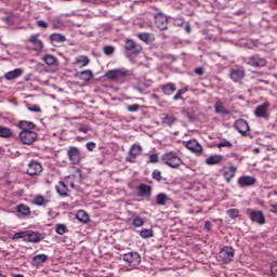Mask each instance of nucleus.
I'll use <instances>...</instances> for the list:
<instances>
[{"instance_id": "1", "label": "nucleus", "mask_w": 277, "mask_h": 277, "mask_svg": "<svg viewBox=\"0 0 277 277\" xmlns=\"http://www.w3.org/2000/svg\"><path fill=\"white\" fill-rule=\"evenodd\" d=\"M161 161L166 163L169 168L173 170H179L183 166V159L179 156L177 153L169 151L161 156Z\"/></svg>"}, {"instance_id": "2", "label": "nucleus", "mask_w": 277, "mask_h": 277, "mask_svg": "<svg viewBox=\"0 0 277 277\" xmlns=\"http://www.w3.org/2000/svg\"><path fill=\"white\" fill-rule=\"evenodd\" d=\"M129 75V70L126 69H113L106 74V77L110 79V81H116L117 83H122L127 76Z\"/></svg>"}, {"instance_id": "3", "label": "nucleus", "mask_w": 277, "mask_h": 277, "mask_svg": "<svg viewBox=\"0 0 277 277\" xmlns=\"http://www.w3.org/2000/svg\"><path fill=\"white\" fill-rule=\"evenodd\" d=\"M67 157L74 166H77L83 159V154L79 147L70 146L67 150Z\"/></svg>"}, {"instance_id": "4", "label": "nucleus", "mask_w": 277, "mask_h": 277, "mask_svg": "<svg viewBox=\"0 0 277 277\" xmlns=\"http://www.w3.org/2000/svg\"><path fill=\"white\" fill-rule=\"evenodd\" d=\"M247 215L249 216L251 222H255V224H259L260 226H263V224H265V214H263V211L247 209Z\"/></svg>"}, {"instance_id": "5", "label": "nucleus", "mask_w": 277, "mask_h": 277, "mask_svg": "<svg viewBox=\"0 0 277 277\" xmlns=\"http://www.w3.org/2000/svg\"><path fill=\"white\" fill-rule=\"evenodd\" d=\"M123 261L130 265V267H137L142 263V258L137 252H129L123 255Z\"/></svg>"}, {"instance_id": "6", "label": "nucleus", "mask_w": 277, "mask_h": 277, "mask_svg": "<svg viewBox=\"0 0 277 277\" xmlns=\"http://www.w3.org/2000/svg\"><path fill=\"white\" fill-rule=\"evenodd\" d=\"M19 140L22 144H26V145L34 144V142L38 140V133H36L35 131H21Z\"/></svg>"}, {"instance_id": "7", "label": "nucleus", "mask_w": 277, "mask_h": 277, "mask_svg": "<svg viewBox=\"0 0 277 277\" xmlns=\"http://www.w3.org/2000/svg\"><path fill=\"white\" fill-rule=\"evenodd\" d=\"M142 155V145L140 144H133L128 153V156L126 157V161L129 163H135V159Z\"/></svg>"}, {"instance_id": "8", "label": "nucleus", "mask_w": 277, "mask_h": 277, "mask_svg": "<svg viewBox=\"0 0 277 277\" xmlns=\"http://www.w3.org/2000/svg\"><path fill=\"white\" fill-rule=\"evenodd\" d=\"M235 129L242 135L243 137L248 136V133H250V124H248V121L243 119H238L235 122Z\"/></svg>"}, {"instance_id": "9", "label": "nucleus", "mask_w": 277, "mask_h": 277, "mask_svg": "<svg viewBox=\"0 0 277 277\" xmlns=\"http://www.w3.org/2000/svg\"><path fill=\"white\" fill-rule=\"evenodd\" d=\"M26 172L29 176H38L39 174H42V164L36 160H32L28 163V169Z\"/></svg>"}, {"instance_id": "10", "label": "nucleus", "mask_w": 277, "mask_h": 277, "mask_svg": "<svg viewBox=\"0 0 277 277\" xmlns=\"http://www.w3.org/2000/svg\"><path fill=\"white\" fill-rule=\"evenodd\" d=\"M219 256L224 261V263H230L235 256V250L230 247H226L220 251Z\"/></svg>"}, {"instance_id": "11", "label": "nucleus", "mask_w": 277, "mask_h": 277, "mask_svg": "<svg viewBox=\"0 0 277 277\" xmlns=\"http://www.w3.org/2000/svg\"><path fill=\"white\" fill-rule=\"evenodd\" d=\"M44 239V236L40 232L26 230V241L29 243H40Z\"/></svg>"}, {"instance_id": "12", "label": "nucleus", "mask_w": 277, "mask_h": 277, "mask_svg": "<svg viewBox=\"0 0 277 277\" xmlns=\"http://www.w3.org/2000/svg\"><path fill=\"white\" fill-rule=\"evenodd\" d=\"M247 64L249 66H253L254 68H263L267 62L265 58H261L259 56H251L250 58L247 60Z\"/></svg>"}, {"instance_id": "13", "label": "nucleus", "mask_w": 277, "mask_h": 277, "mask_svg": "<svg viewBox=\"0 0 277 277\" xmlns=\"http://www.w3.org/2000/svg\"><path fill=\"white\" fill-rule=\"evenodd\" d=\"M186 148L192 150V153H196V155H202V145L196 140L188 141L186 143Z\"/></svg>"}, {"instance_id": "14", "label": "nucleus", "mask_w": 277, "mask_h": 277, "mask_svg": "<svg viewBox=\"0 0 277 277\" xmlns=\"http://www.w3.org/2000/svg\"><path fill=\"white\" fill-rule=\"evenodd\" d=\"M156 25L160 31L168 29V17L161 13L156 15Z\"/></svg>"}, {"instance_id": "15", "label": "nucleus", "mask_w": 277, "mask_h": 277, "mask_svg": "<svg viewBox=\"0 0 277 277\" xmlns=\"http://www.w3.org/2000/svg\"><path fill=\"white\" fill-rule=\"evenodd\" d=\"M124 48L127 51H131V53H134V54L142 53V45L135 43V41L131 39L126 40Z\"/></svg>"}, {"instance_id": "16", "label": "nucleus", "mask_w": 277, "mask_h": 277, "mask_svg": "<svg viewBox=\"0 0 277 277\" xmlns=\"http://www.w3.org/2000/svg\"><path fill=\"white\" fill-rule=\"evenodd\" d=\"M88 64H90V58H88V56L80 55L75 58L72 66L76 68H85Z\"/></svg>"}, {"instance_id": "17", "label": "nucleus", "mask_w": 277, "mask_h": 277, "mask_svg": "<svg viewBox=\"0 0 277 277\" xmlns=\"http://www.w3.org/2000/svg\"><path fill=\"white\" fill-rule=\"evenodd\" d=\"M29 42L35 47V51H42V49H44V43L40 40L39 35L30 36Z\"/></svg>"}, {"instance_id": "18", "label": "nucleus", "mask_w": 277, "mask_h": 277, "mask_svg": "<svg viewBox=\"0 0 277 277\" xmlns=\"http://www.w3.org/2000/svg\"><path fill=\"white\" fill-rule=\"evenodd\" d=\"M23 75V68H16L14 70L8 71L4 74V79L6 81H14V79H18Z\"/></svg>"}, {"instance_id": "19", "label": "nucleus", "mask_w": 277, "mask_h": 277, "mask_svg": "<svg viewBox=\"0 0 277 277\" xmlns=\"http://www.w3.org/2000/svg\"><path fill=\"white\" fill-rule=\"evenodd\" d=\"M267 107H269L268 103L258 106L254 110L256 118H267Z\"/></svg>"}, {"instance_id": "20", "label": "nucleus", "mask_w": 277, "mask_h": 277, "mask_svg": "<svg viewBox=\"0 0 277 277\" xmlns=\"http://www.w3.org/2000/svg\"><path fill=\"white\" fill-rule=\"evenodd\" d=\"M224 161V156L222 155H212L206 159L207 166H220Z\"/></svg>"}, {"instance_id": "21", "label": "nucleus", "mask_w": 277, "mask_h": 277, "mask_svg": "<svg viewBox=\"0 0 277 277\" xmlns=\"http://www.w3.org/2000/svg\"><path fill=\"white\" fill-rule=\"evenodd\" d=\"M256 180L253 176H241L238 180V184L240 187H250V185H254Z\"/></svg>"}, {"instance_id": "22", "label": "nucleus", "mask_w": 277, "mask_h": 277, "mask_svg": "<svg viewBox=\"0 0 277 277\" xmlns=\"http://www.w3.org/2000/svg\"><path fill=\"white\" fill-rule=\"evenodd\" d=\"M49 259V255L41 253V254H37L32 258V265L35 267H38V265H42V263H47Z\"/></svg>"}, {"instance_id": "23", "label": "nucleus", "mask_w": 277, "mask_h": 277, "mask_svg": "<svg viewBox=\"0 0 277 277\" xmlns=\"http://www.w3.org/2000/svg\"><path fill=\"white\" fill-rule=\"evenodd\" d=\"M214 109H215V114H224L225 116H228V114H230V110L224 107V104L222 103V101L215 102Z\"/></svg>"}, {"instance_id": "24", "label": "nucleus", "mask_w": 277, "mask_h": 277, "mask_svg": "<svg viewBox=\"0 0 277 277\" xmlns=\"http://www.w3.org/2000/svg\"><path fill=\"white\" fill-rule=\"evenodd\" d=\"M67 182L69 183L70 187L75 188L77 183H81V172L78 171L77 175H75V174L69 175L67 177Z\"/></svg>"}, {"instance_id": "25", "label": "nucleus", "mask_w": 277, "mask_h": 277, "mask_svg": "<svg viewBox=\"0 0 277 277\" xmlns=\"http://www.w3.org/2000/svg\"><path fill=\"white\" fill-rule=\"evenodd\" d=\"M162 91L163 94H166L167 96H171L173 92H176V84L168 82L164 85H162Z\"/></svg>"}, {"instance_id": "26", "label": "nucleus", "mask_w": 277, "mask_h": 277, "mask_svg": "<svg viewBox=\"0 0 277 277\" xmlns=\"http://www.w3.org/2000/svg\"><path fill=\"white\" fill-rule=\"evenodd\" d=\"M50 40L52 44H62V42H66V37L62 34H52Z\"/></svg>"}, {"instance_id": "27", "label": "nucleus", "mask_w": 277, "mask_h": 277, "mask_svg": "<svg viewBox=\"0 0 277 277\" xmlns=\"http://www.w3.org/2000/svg\"><path fill=\"white\" fill-rule=\"evenodd\" d=\"M34 205L37 207H47V205H49V199L44 198L42 195H37L34 197Z\"/></svg>"}, {"instance_id": "28", "label": "nucleus", "mask_w": 277, "mask_h": 277, "mask_svg": "<svg viewBox=\"0 0 277 277\" xmlns=\"http://www.w3.org/2000/svg\"><path fill=\"white\" fill-rule=\"evenodd\" d=\"M76 217L79 222H82V224H88V222H90V215H88L85 210H79L76 214Z\"/></svg>"}, {"instance_id": "29", "label": "nucleus", "mask_w": 277, "mask_h": 277, "mask_svg": "<svg viewBox=\"0 0 277 277\" xmlns=\"http://www.w3.org/2000/svg\"><path fill=\"white\" fill-rule=\"evenodd\" d=\"M245 72L241 69H232L230 70V79H233V81H241V78L245 77Z\"/></svg>"}, {"instance_id": "30", "label": "nucleus", "mask_w": 277, "mask_h": 277, "mask_svg": "<svg viewBox=\"0 0 277 277\" xmlns=\"http://www.w3.org/2000/svg\"><path fill=\"white\" fill-rule=\"evenodd\" d=\"M236 172L237 168L234 166L228 167V169L224 172V179L227 181V183H230V180L235 177Z\"/></svg>"}, {"instance_id": "31", "label": "nucleus", "mask_w": 277, "mask_h": 277, "mask_svg": "<svg viewBox=\"0 0 277 277\" xmlns=\"http://www.w3.org/2000/svg\"><path fill=\"white\" fill-rule=\"evenodd\" d=\"M18 127L22 131H34L36 129V124L31 121H21Z\"/></svg>"}, {"instance_id": "32", "label": "nucleus", "mask_w": 277, "mask_h": 277, "mask_svg": "<svg viewBox=\"0 0 277 277\" xmlns=\"http://www.w3.org/2000/svg\"><path fill=\"white\" fill-rule=\"evenodd\" d=\"M80 79L82 81H92V79H94V72L90 69L80 71Z\"/></svg>"}, {"instance_id": "33", "label": "nucleus", "mask_w": 277, "mask_h": 277, "mask_svg": "<svg viewBox=\"0 0 277 277\" xmlns=\"http://www.w3.org/2000/svg\"><path fill=\"white\" fill-rule=\"evenodd\" d=\"M174 122H176V117H174L173 115H164V117L161 120V123L166 127H172Z\"/></svg>"}, {"instance_id": "34", "label": "nucleus", "mask_w": 277, "mask_h": 277, "mask_svg": "<svg viewBox=\"0 0 277 277\" xmlns=\"http://www.w3.org/2000/svg\"><path fill=\"white\" fill-rule=\"evenodd\" d=\"M56 192L60 196H68V186H66L64 182H60L58 185H56Z\"/></svg>"}, {"instance_id": "35", "label": "nucleus", "mask_w": 277, "mask_h": 277, "mask_svg": "<svg viewBox=\"0 0 277 277\" xmlns=\"http://www.w3.org/2000/svg\"><path fill=\"white\" fill-rule=\"evenodd\" d=\"M16 211H17V213H19L21 215H30V213H31V209H29L28 206L23 205V203H21V205L17 206Z\"/></svg>"}, {"instance_id": "36", "label": "nucleus", "mask_w": 277, "mask_h": 277, "mask_svg": "<svg viewBox=\"0 0 277 277\" xmlns=\"http://www.w3.org/2000/svg\"><path fill=\"white\" fill-rule=\"evenodd\" d=\"M43 62L47 64V66H55V64H57V58L51 54H45L43 56Z\"/></svg>"}, {"instance_id": "37", "label": "nucleus", "mask_w": 277, "mask_h": 277, "mask_svg": "<svg viewBox=\"0 0 277 277\" xmlns=\"http://www.w3.org/2000/svg\"><path fill=\"white\" fill-rule=\"evenodd\" d=\"M156 202L160 207H163L166 205V202H168V195H166L163 193L158 194L156 197Z\"/></svg>"}, {"instance_id": "38", "label": "nucleus", "mask_w": 277, "mask_h": 277, "mask_svg": "<svg viewBox=\"0 0 277 277\" xmlns=\"http://www.w3.org/2000/svg\"><path fill=\"white\" fill-rule=\"evenodd\" d=\"M138 192L142 196H150V186L146 184H141L138 186Z\"/></svg>"}, {"instance_id": "39", "label": "nucleus", "mask_w": 277, "mask_h": 277, "mask_svg": "<svg viewBox=\"0 0 277 277\" xmlns=\"http://www.w3.org/2000/svg\"><path fill=\"white\" fill-rule=\"evenodd\" d=\"M0 137H12V130L10 128L0 127Z\"/></svg>"}, {"instance_id": "40", "label": "nucleus", "mask_w": 277, "mask_h": 277, "mask_svg": "<svg viewBox=\"0 0 277 277\" xmlns=\"http://www.w3.org/2000/svg\"><path fill=\"white\" fill-rule=\"evenodd\" d=\"M132 224L135 226V228H142V226H144V219L140 215H136L133 217Z\"/></svg>"}, {"instance_id": "41", "label": "nucleus", "mask_w": 277, "mask_h": 277, "mask_svg": "<svg viewBox=\"0 0 277 277\" xmlns=\"http://www.w3.org/2000/svg\"><path fill=\"white\" fill-rule=\"evenodd\" d=\"M12 239L13 241H16L18 239H24V241H27V230L26 232H18V233H15L13 236H12Z\"/></svg>"}, {"instance_id": "42", "label": "nucleus", "mask_w": 277, "mask_h": 277, "mask_svg": "<svg viewBox=\"0 0 277 277\" xmlns=\"http://www.w3.org/2000/svg\"><path fill=\"white\" fill-rule=\"evenodd\" d=\"M138 38H140V40H142L143 42H146V44H148V42H150V40H153V35H150L148 32H142V34H138Z\"/></svg>"}, {"instance_id": "43", "label": "nucleus", "mask_w": 277, "mask_h": 277, "mask_svg": "<svg viewBox=\"0 0 277 277\" xmlns=\"http://www.w3.org/2000/svg\"><path fill=\"white\" fill-rule=\"evenodd\" d=\"M56 233L57 235H65V233H68V227H66V224H57Z\"/></svg>"}, {"instance_id": "44", "label": "nucleus", "mask_w": 277, "mask_h": 277, "mask_svg": "<svg viewBox=\"0 0 277 277\" xmlns=\"http://www.w3.org/2000/svg\"><path fill=\"white\" fill-rule=\"evenodd\" d=\"M228 217L235 220V217H239V211L237 209H229L226 211Z\"/></svg>"}, {"instance_id": "45", "label": "nucleus", "mask_w": 277, "mask_h": 277, "mask_svg": "<svg viewBox=\"0 0 277 277\" xmlns=\"http://www.w3.org/2000/svg\"><path fill=\"white\" fill-rule=\"evenodd\" d=\"M185 92H187V88L180 89L173 96V101H180L181 98H183V94H185Z\"/></svg>"}, {"instance_id": "46", "label": "nucleus", "mask_w": 277, "mask_h": 277, "mask_svg": "<svg viewBox=\"0 0 277 277\" xmlns=\"http://www.w3.org/2000/svg\"><path fill=\"white\" fill-rule=\"evenodd\" d=\"M141 237L143 239H148V238L153 237V229H143V230H141Z\"/></svg>"}, {"instance_id": "47", "label": "nucleus", "mask_w": 277, "mask_h": 277, "mask_svg": "<svg viewBox=\"0 0 277 277\" xmlns=\"http://www.w3.org/2000/svg\"><path fill=\"white\" fill-rule=\"evenodd\" d=\"M105 55H114V52L116 51V48L114 45H106L103 49Z\"/></svg>"}, {"instance_id": "48", "label": "nucleus", "mask_w": 277, "mask_h": 277, "mask_svg": "<svg viewBox=\"0 0 277 277\" xmlns=\"http://www.w3.org/2000/svg\"><path fill=\"white\" fill-rule=\"evenodd\" d=\"M158 161H159V155L157 154L148 155L147 163H157Z\"/></svg>"}, {"instance_id": "49", "label": "nucleus", "mask_w": 277, "mask_h": 277, "mask_svg": "<svg viewBox=\"0 0 277 277\" xmlns=\"http://www.w3.org/2000/svg\"><path fill=\"white\" fill-rule=\"evenodd\" d=\"M230 146H233V143L226 140L217 144V148H230Z\"/></svg>"}, {"instance_id": "50", "label": "nucleus", "mask_w": 277, "mask_h": 277, "mask_svg": "<svg viewBox=\"0 0 277 277\" xmlns=\"http://www.w3.org/2000/svg\"><path fill=\"white\" fill-rule=\"evenodd\" d=\"M28 111H32L35 114H40V111H42V109H40V106L34 105V106L28 107Z\"/></svg>"}, {"instance_id": "51", "label": "nucleus", "mask_w": 277, "mask_h": 277, "mask_svg": "<svg viewBox=\"0 0 277 277\" xmlns=\"http://www.w3.org/2000/svg\"><path fill=\"white\" fill-rule=\"evenodd\" d=\"M153 179H155L156 181H161V171H159V170H154V172H153Z\"/></svg>"}, {"instance_id": "52", "label": "nucleus", "mask_w": 277, "mask_h": 277, "mask_svg": "<svg viewBox=\"0 0 277 277\" xmlns=\"http://www.w3.org/2000/svg\"><path fill=\"white\" fill-rule=\"evenodd\" d=\"M174 25H175V27H183V25H185V19H183V18H175L174 19Z\"/></svg>"}, {"instance_id": "53", "label": "nucleus", "mask_w": 277, "mask_h": 277, "mask_svg": "<svg viewBox=\"0 0 277 277\" xmlns=\"http://www.w3.org/2000/svg\"><path fill=\"white\" fill-rule=\"evenodd\" d=\"M128 111H137L140 106L137 104H132L127 107Z\"/></svg>"}, {"instance_id": "54", "label": "nucleus", "mask_w": 277, "mask_h": 277, "mask_svg": "<svg viewBox=\"0 0 277 277\" xmlns=\"http://www.w3.org/2000/svg\"><path fill=\"white\" fill-rule=\"evenodd\" d=\"M87 148L90 150V151H92V150H94V148H96V143H94V142H89V143H87Z\"/></svg>"}, {"instance_id": "55", "label": "nucleus", "mask_w": 277, "mask_h": 277, "mask_svg": "<svg viewBox=\"0 0 277 277\" xmlns=\"http://www.w3.org/2000/svg\"><path fill=\"white\" fill-rule=\"evenodd\" d=\"M37 25L39 26V27H41V29H47V27H49V25L47 24V22H44V21H38L37 22Z\"/></svg>"}, {"instance_id": "56", "label": "nucleus", "mask_w": 277, "mask_h": 277, "mask_svg": "<svg viewBox=\"0 0 277 277\" xmlns=\"http://www.w3.org/2000/svg\"><path fill=\"white\" fill-rule=\"evenodd\" d=\"M195 74L196 75H205V69H202V67H198L195 69Z\"/></svg>"}, {"instance_id": "57", "label": "nucleus", "mask_w": 277, "mask_h": 277, "mask_svg": "<svg viewBox=\"0 0 277 277\" xmlns=\"http://www.w3.org/2000/svg\"><path fill=\"white\" fill-rule=\"evenodd\" d=\"M78 131H80V133H88L89 129L88 127H80L78 128Z\"/></svg>"}, {"instance_id": "58", "label": "nucleus", "mask_w": 277, "mask_h": 277, "mask_svg": "<svg viewBox=\"0 0 277 277\" xmlns=\"http://www.w3.org/2000/svg\"><path fill=\"white\" fill-rule=\"evenodd\" d=\"M205 228H206V230H211V222L206 221L205 222Z\"/></svg>"}, {"instance_id": "59", "label": "nucleus", "mask_w": 277, "mask_h": 277, "mask_svg": "<svg viewBox=\"0 0 277 277\" xmlns=\"http://www.w3.org/2000/svg\"><path fill=\"white\" fill-rule=\"evenodd\" d=\"M185 31L186 34H192V26L189 25V23L186 24Z\"/></svg>"}, {"instance_id": "60", "label": "nucleus", "mask_w": 277, "mask_h": 277, "mask_svg": "<svg viewBox=\"0 0 277 277\" xmlns=\"http://www.w3.org/2000/svg\"><path fill=\"white\" fill-rule=\"evenodd\" d=\"M272 213H277V205H273L271 209Z\"/></svg>"}, {"instance_id": "61", "label": "nucleus", "mask_w": 277, "mask_h": 277, "mask_svg": "<svg viewBox=\"0 0 277 277\" xmlns=\"http://www.w3.org/2000/svg\"><path fill=\"white\" fill-rule=\"evenodd\" d=\"M0 277H5V275H3V274L0 273Z\"/></svg>"}, {"instance_id": "62", "label": "nucleus", "mask_w": 277, "mask_h": 277, "mask_svg": "<svg viewBox=\"0 0 277 277\" xmlns=\"http://www.w3.org/2000/svg\"><path fill=\"white\" fill-rule=\"evenodd\" d=\"M54 29H57V26H56V25H54Z\"/></svg>"}, {"instance_id": "63", "label": "nucleus", "mask_w": 277, "mask_h": 277, "mask_svg": "<svg viewBox=\"0 0 277 277\" xmlns=\"http://www.w3.org/2000/svg\"><path fill=\"white\" fill-rule=\"evenodd\" d=\"M255 153H259V149H255Z\"/></svg>"}, {"instance_id": "64", "label": "nucleus", "mask_w": 277, "mask_h": 277, "mask_svg": "<svg viewBox=\"0 0 277 277\" xmlns=\"http://www.w3.org/2000/svg\"><path fill=\"white\" fill-rule=\"evenodd\" d=\"M275 265H277V262L275 263Z\"/></svg>"}]
</instances>
